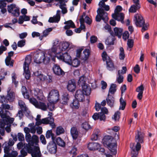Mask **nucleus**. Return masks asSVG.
I'll use <instances>...</instances> for the list:
<instances>
[{
    "label": "nucleus",
    "mask_w": 157,
    "mask_h": 157,
    "mask_svg": "<svg viewBox=\"0 0 157 157\" xmlns=\"http://www.w3.org/2000/svg\"><path fill=\"white\" fill-rule=\"evenodd\" d=\"M144 134L142 132L137 130L136 133L135 137V141L137 144L134 146L133 143H131L130 144V147L132 149V157H136L138 154V151L140 150L141 148L140 144L144 142Z\"/></svg>",
    "instance_id": "nucleus-1"
},
{
    "label": "nucleus",
    "mask_w": 157,
    "mask_h": 157,
    "mask_svg": "<svg viewBox=\"0 0 157 157\" xmlns=\"http://www.w3.org/2000/svg\"><path fill=\"white\" fill-rule=\"evenodd\" d=\"M98 5L101 8H99L97 10L98 15L95 17L96 20L97 21L99 22L101 19L105 23H106L108 20V17L107 13L105 12L103 9L106 11H108L109 10V6L108 5H106L105 2H107L108 0H100Z\"/></svg>",
    "instance_id": "nucleus-2"
},
{
    "label": "nucleus",
    "mask_w": 157,
    "mask_h": 157,
    "mask_svg": "<svg viewBox=\"0 0 157 157\" xmlns=\"http://www.w3.org/2000/svg\"><path fill=\"white\" fill-rule=\"evenodd\" d=\"M27 152L30 153L33 157H40V151L39 146H30L26 145L21 150V154L25 156Z\"/></svg>",
    "instance_id": "nucleus-3"
},
{
    "label": "nucleus",
    "mask_w": 157,
    "mask_h": 157,
    "mask_svg": "<svg viewBox=\"0 0 157 157\" xmlns=\"http://www.w3.org/2000/svg\"><path fill=\"white\" fill-rule=\"evenodd\" d=\"M52 113L49 112L48 114V117L40 119L41 116L38 115L36 119V124L37 126H39L42 124H50L52 128H54L55 127V125L54 123V119L52 117Z\"/></svg>",
    "instance_id": "nucleus-4"
},
{
    "label": "nucleus",
    "mask_w": 157,
    "mask_h": 157,
    "mask_svg": "<svg viewBox=\"0 0 157 157\" xmlns=\"http://www.w3.org/2000/svg\"><path fill=\"white\" fill-rule=\"evenodd\" d=\"M34 61L37 64L43 63L47 64L49 62L50 57L44 52H40L36 53L34 56Z\"/></svg>",
    "instance_id": "nucleus-5"
},
{
    "label": "nucleus",
    "mask_w": 157,
    "mask_h": 157,
    "mask_svg": "<svg viewBox=\"0 0 157 157\" xmlns=\"http://www.w3.org/2000/svg\"><path fill=\"white\" fill-rule=\"evenodd\" d=\"M135 23L137 26L142 27V31L144 32L148 29V25L145 24V21L142 17L140 14H136L134 16Z\"/></svg>",
    "instance_id": "nucleus-6"
},
{
    "label": "nucleus",
    "mask_w": 157,
    "mask_h": 157,
    "mask_svg": "<svg viewBox=\"0 0 157 157\" xmlns=\"http://www.w3.org/2000/svg\"><path fill=\"white\" fill-rule=\"evenodd\" d=\"M31 62L30 56H27L25 57V61L23 65L24 75L26 79H29L31 76L30 72L29 70V65L30 64Z\"/></svg>",
    "instance_id": "nucleus-7"
},
{
    "label": "nucleus",
    "mask_w": 157,
    "mask_h": 157,
    "mask_svg": "<svg viewBox=\"0 0 157 157\" xmlns=\"http://www.w3.org/2000/svg\"><path fill=\"white\" fill-rule=\"evenodd\" d=\"M108 113L107 109L105 107H103L101 108V112L94 113L92 117L95 120L99 119L100 121H104L105 119V114H107Z\"/></svg>",
    "instance_id": "nucleus-8"
},
{
    "label": "nucleus",
    "mask_w": 157,
    "mask_h": 157,
    "mask_svg": "<svg viewBox=\"0 0 157 157\" xmlns=\"http://www.w3.org/2000/svg\"><path fill=\"white\" fill-rule=\"evenodd\" d=\"M61 45V41L58 39H56L53 40L51 51L52 53L54 54L55 56L61 53L60 50Z\"/></svg>",
    "instance_id": "nucleus-9"
},
{
    "label": "nucleus",
    "mask_w": 157,
    "mask_h": 157,
    "mask_svg": "<svg viewBox=\"0 0 157 157\" xmlns=\"http://www.w3.org/2000/svg\"><path fill=\"white\" fill-rule=\"evenodd\" d=\"M25 138L27 142L31 145L30 146H34V144L36 146H38L39 138L36 135H34L32 137L30 133H27L26 134Z\"/></svg>",
    "instance_id": "nucleus-10"
},
{
    "label": "nucleus",
    "mask_w": 157,
    "mask_h": 157,
    "mask_svg": "<svg viewBox=\"0 0 157 157\" xmlns=\"http://www.w3.org/2000/svg\"><path fill=\"white\" fill-rule=\"evenodd\" d=\"M59 94L57 90H52L49 93L48 100L49 102L56 103L59 100Z\"/></svg>",
    "instance_id": "nucleus-11"
},
{
    "label": "nucleus",
    "mask_w": 157,
    "mask_h": 157,
    "mask_svg": "<svg viewBox=\"0 0 157 157\" xmlns=\"http://www.w3.org/2000/svg\"><path fill=\"white\" fill-rule=\"evenodd\" d=\"M7 10L9 13L15 17H18L20 14L19 8L14 4H12L7 6Z\"/></svg>",
    "instance_id": "nucleus-12"
},
{
    "label": "nucleus",
    "mask_w": 157,
    "mask_h": 157,
    "mask_svg": "<svg viewBox=\"0 0 157 157\" xmlns=\"http://www.w3.org/2000/svg\"><path fill=\"white\" fill-rule=\"evenodd\" d=\"M52 70L54 73L58 76L63 75L64 72L61 69L59 65L57 64H54L52 67Z\"/></svg>",
    "instance_id": "nucleus-13"
},
{
    "label": "nucleus",
    "mask_w": 157,
    "mask_h": 157,
    "mask_svg": "<svg viewBox=\"0 0 157 157\" xmlns=\"http://www.w3.org/2000/svg\"><path fill=\"white\" fill-rule=\"evenodd\" d=\"M3 146H4V151L5 153L4 157H10V155H11L12 153L14 151H16H16H12L11 154H9L10 151L12 150V147L6 143H4L3 144Z\"/></svg>",
    "instance_id": "nucleus-14"
},
{
    "label": "nucleus",
    "mask_w": 157,
    "mask_h": 157,
    "mask_svg": "<svg viewBox=\"0 0 157 157\" xmlns=\"http://www.w3.org/2000/svg\"><path fill=\"white\" fill-rule=\"evenodd\" d=\"M47 149L52 154H55L57 151V146L56 144L53 141L50 142L48 144Z\"/></svg>",
    "instance_id": "nucleus-15"
},
{
    "label": "nucleus",
    "mask_w": 157,
    "mask_h": 157,
    "mask_svg": "<svg viewBox=\"0 0 157 157\" xmlns=\"http://www.w3.org/2000/svg\"><path fill=\"white\" fill-rule=\"evenodd\" d=\"M85 94L81 90H77L75 94V97L76 99L80 101H83L85 99Z\"/></svg>",
    "instance_id": "nucleus-16"
},
{
    "label": "nucleus",
    "mask_w": 157,
    "mask_h": 157,
    "mask_svg": "<svg viewBox=\"0 0 157 157\" xmlns=\"http://www.w3.org/2000/svg\"><path fill=\"white\" fill-rule=\"evenodd\" d=\"M60 10H57L56 15L52 17H50L48 20V21L50 23H58L60 20Z\"/></svg>",
    "instance_id": "nucleus-17"
},
{
    "label": "nucleus",
    "mask_w": 157,
    "mask_h": 157,
    "mask_svg": "<svg viewBox=\"0 0 157 157\" xmlns=\"http://www.w3.org/2000/svg\"><path fill=\"white\" fill-rule=\"evenodd\" d=\"M60 59L67 63L70 64L71 62V58L68 53L66 52L59 56Z\"/></svg>",
    "instance_id": "nucleus-18"
},
{
    "label": "nucleus",
    "mask_w": 157,
    "mask_h": 157,
    "mask_svg": "<svg viewBox=\"0 0 157 157\" xmlns=\"http://www.w3.org/2000/svg\"><path fill=\"white\" fill-rule=\"evenodd\" d=\"M73 45L71 43H70L68 42H63L61 43V45L60 48L61 53L62 52L68 49H71L73 48Z\"/></svg>",
    "instance_id": "nucleus-19"
},
{
    "label": "nucleus",
    "mask_w": 157,
    "mask_h": 157,
    "mask_svg": "<svg viewBox=\"0 0 157 157\" xmlns=\"http://www.w3.org/2000/svg\"><path fill=\"white\" fill-rule=\"evenodd\" d=\"M33 94L38 99L40 100H42L44 99V96L41 90L38 88H36L34 91Z\"/></svg>",
    "instance_id": "nucleus-20"
},
{
    "label": "nucleus",
    "mask_w": 157,
    "mask_h": 157,
    "mask_svg": "<svg viewBox=\"0 0 157 157\" xmlns=\"http://www.w3.org/2000/svg\"><path fill=\"white\" fill-rule=\"evenodd\" d=\"M106 144L108 146V149L114 155H116L117 153V146L116 143L114 142L108 144L106 143Z\"/></svg>",
    "instance_id": "nucleus-21"
},
{
    "label": "nucleus",
    "mask_w": 157,
    "mask_h": 157,
    "mask_svg": "<svg viewBox=\"0 0 157 157\" xmlns=\"http://www.w3.org/2000/svg\"><path fill=\"white\" fill-rule=\"evenodd\" d=\"M80 23L85 22L87 24L90 25L92 22L90 19L87 15L85 13H83L80 19Z\"/></svg>",
    "instance_id": "nucleus-22"
},
{
    "label": "nucleus",
    "mask_w": 157,
    "mask_h": 157,
    "mask_svg": "<svg viewBox=\"0 0 157 157\" xmlns=\"http://www.w3.org/2000/svg\"><path fill=\"white\" fill-rule=\"evenodd\" d=\"M87 147L90 150H95L100 148V145L97 143L90 142L88 144Z\"/></svg>",
    "instance_id": "nucleus-23"
},
{
    "label": "nucleus",
    "mask_w": 157,
    "mask_h": 157,
    "mask_svg": "<svg viewBox=\"0 0 157 157\" xmlns=\"http://www.w3.org/2000/svg\"><path fill=\"white\" fill-rule=\"evenodd\" d=\"M76 88V83L74 79L70 80L68 82L67 86L68 90L70 91H74Z\"/></svg>",
    "instance_id": "nucleus-24"
},
{
    "label": "nucleus",
    "mask_w": 157,
    "mask_h": 157,
    "mask_svg": "<svg viewBox=\"0 0 157 157\" xmlns=\"http://www.w3.org/2000/svg\"><path fill=\"white\" fill-rule=\"evenodd\" d=\"M112 16L116 20L120 21L122 23L123 22L124 16L123 13H114L112 14Z\"/></svg>",
    "instance_id": "nucleus-25"
},
{
    "label": "nucleus",
    "mask_w": 157,
    "mask_h": 157,
    "mask_svg": "<svg viewBox=\"0 0 157 157\" xmlns=\"http://www.w3.org/2000/svg\"><path fill=\"white\" fill-rule=\"evenodd\" d=\"M114 34L111 33H110L111 35L113 36H117L118 37L120 38L122 34L123 30L122 29L115 27L114 29Z\"/></svg>",
    "instance_id": "nucleus-26"
},
{
    "label": "nucleus",
    "mask_w": 157,
    "mask_h": 157,
    "mask_svg": "<svg viewBox=\"0 0 157 157\" xmlns=\"http://www.w3.org/2000/svg\"><path fill=\"white\" fill-rule=\"evenodd\" d=\"M10 88H9L8 89V94L6 96V99L10 101H13L15 98V93L12 91L10 92Z\"/></svg>",
    "instance_id": "nucleus-27"
},
{
    "label": "nucleus",
    "mask_w": 157,
    "mask_h": 157,
    "mask_svg": "<svg viewBox=\"0 0 157 157\" xmlns=\"http://www.w3.org/2000/svg\"><path fill=\"white\" fill-rule=\"evenodd\" d=\"M71 133L73 139L75 140L78 136V132L75 127H73L71 128Z\"/></svg>",
    "instance_id": "nucleus-28"
},
{
    "label": "nucleus",
    "mask_w": 157,
    "mask_h": 157,
    "mask_svg": "<svg viewBox=\"0 0 157 157\" xmlns=\"http://www.w3.org/2000/svg\"><path fill=\"white\" fill-rule=\"evenodd\" d=\"M82 90L86 95H90L91 93V88L87 84H84L82 86Z\"/></svg>",
    "instance_id": "nucleus-29"
},
{
    "label": "nucleus",
    "mask_w": 157,
    "mask_h": 157,
    "mask_svg": "<svg viewBox=\"0 0 157 157\" xmlns=\"http://www.w3.org/2000/svg\"><path fill=\"white\" fill-rule=\"evenodd\" d=\"M108 97L106 98L107 104L111 107H113L114 103V98L111 96H109V94L108 95Z\"/></svg>",
    "instance_id": "nucleus-30"
},
{
    "label": "nucleus",
    "mask_w": 157,
    "mask_h": 157,
    "mask_svg": "<svg viewBox=\"0 0 157 157\" xmlns=\"http://www.w3.org/2000/svg\"><path fill=\"white\" fill-rule=\"evenodd\" d=\"M47 104H46L45 103L43 102H39L36 107L45 111L47 110Z\"/></svg>",
    "instance_id": "nucleus-31"
},
{
    "label": "nucleus",
    "mask_w": 157,
    "mask_h": 157,
    "mask_svg": "<svg viewBox=\"0 0 157 157\" xmlns=\"http://www.w3.org/2000/svg\"><path fill=\"white\" fill-rule=\"evenodd\" d=\"M64 24H66L64 27L65 29H68L70 28H75V27L74 23L71 20L64 22Z\"/></svg>",
    "instance_id": "nucleus-32"
},
{
    "label": "nucleus",
    "mask_w": 157,
    "mask_h": 157,
    "mask_svg": "<svg viewBox=\"0 0 157 157\" xmlns=\"http://www.w3.org/2000/svg\"><path fill=\"white\" fill-rule=\"evenodd\" d=\"M30 19V17L26 15L21 16L19 17L18 23L19 24H22L24 21H29Z\"/></svg>",
    "instance_id": "nucleus-33"
},
{
    "label": "nucleus",
    "mask_w": 157,
    "mask_h": 157,
    "mask_svg": "<svg viewBox=\"0 0 157 157\" xmlns=\"http://www.w3.org/2000/svg\"><path fill=\"white\" fill-rule=\"evenodd\" d=\"M52 30V28H50L44 30L43 32V35L39 37V39L40 40H42L44 37H46L49 34V33L51 32Z\"/></svg>",
    "instance_id": "nucleus-34"
},
{
    "label": "nucleus",
    "mask_w": 157,
    "mask_h": 157,
    "mask_svg": "<svg viewBox=\"0 0 157 157\" xmlns=\"http://www.w3.org/2000/svg\"><path fill=\"white\" fill-rule=\"evenodd\" d=\"M78 100L76 99L73 101V102L70 104L71 107L73 109H78L80 106V104Z\"/></svg>",
    "instance_id": "nucleus-35"
},
{
    "label": "nucleus",
    "mask_w": 157,
    "mask_h": 157,
    "mask_svg": "<svg viewBox=\"0 0 157 157\" xmlns=\"http://www.w3.org/2000/svg\"><path fill=\"white\" fill-rule=\"evenodd\" d=\"M69 100V95L64 94L63 95L62 99L60 100V102L61 104L65 105L67 104Z\"/></svg>",
    "instance_id": "nucleus-36"
},
{
    "label": "nucleus",
    "mask_w": 157,
    "mask_h": 157,
    "mask_svg": "<svg viewBox=\"0 0 157 157\" xmlns=\"http://www.w3.org/2000/svg\"><path fill=\"white\" fill-rule=\"evenodd\" d=\"M90 51L89 49H86L83 51L82 54L83 59L85 60H86L89 56Z\"/></svg>",
    "instance_id": "nucleus-37"
},
{
    "label": "nucleus",
    "mask_w": 157,
    "mask_h": 157,
    "mask_svg": "<svg viewBox=\"0 0 157 157\" xmlns=\"http://www.w3.org/2000/svg\"><path fill=\"white\" fill-rule=\"evenodd\" d=\"M107 67L109 71L113 70L114 69V66L112 61L110 60H107L106 61Z\"/></svg>",
    "instance_id": "nucleus-38"
},
{
    "label": "nucleus",
    "mask_w": 157,
    "mask_h": 157,
    "mask_svg": "<svg viewBox=\"0 0 157 157\" xmlns=\"http://www.w3.org/2000/svg\"><path fill=\"white\" fill-rule=\"evenodd\" d=\"M18 105L21 109L22 110L25 111H27L28 109L26 107L25 103L21 100H19L18 102Z\"/></svg>",
    "instance_id": "nucleus-39"
},
{
    "label": "nucleus",
    "mask_w": 157,
    "mask_h": 157,
    "mask_svg": "<svg viewBox=\"0 0 157 157\" xmlns=\"http://www.w3.org/2000/svg\"><path fill=\"white\" fill-rule=\"evenodd\" d=\"M120 106L119 108V109L124 110L126 106V103L122 97L120 98Z\"/></svg>",
    "instance_id": "nucleus-40"
},
{
    "label": "nucleus",
    "mask_w": 157,
    "mask_h": 157,
    "mask_svg": "<svg viewBox=\"0 0 157 157\" xmlns=\"http://www.w3.org/2000/svg\"><path fill=\"white\" fill-rule=\"evenodd\" d=\"M114 36H109L106 40L105 43L107 45H113L114 44Z\"/></svg>",
    "instance_id": "nucleus-41"
},
{
    "label": "nucleus",
    "mask_w": 157,
    "mask_h": 157,
    "mask_svg": "<svg viewBox=\"0 0 157 157\" xmlns=\"http://www.w3.org/2000/svg\"><path fill=\"white\" fill-rule=\"evenodd\" d=\"M57 144L59 146L63 147L65 146V143L64 141L60 137H58L56 140Z\"/></svg>",
    "instance_id": "nucleus-42"
},
{
    "label": "nucleus",
    "mask_w": 157,
    "mask_h": 157,
    "mask_svg": "<svg viewBox=\"0 0 157 157\" xmlns=\"http://www.w3.org/2000/svg\"><path fill=\"white\" fill-rule=\"evenodd\" d=\"M95 132L92 135L91 137V139L92 140H97L98 137V134L99 132V130L98 129L95 130Z\"/></svg>",
    "instance_id": "nucleus-43"
},
{
    "label": "nucleus",
    "mask_w": 157,
    "mask_h": 157,
    "mask_svg": "<svg viewBox=\"0 0 157 157\" xmlns=\"http://www.w3.org/2000/svg\"><path fill=\"white\" fill-rule=\"evenodd\" d=\"M123 76L120 74V70L118 71V75L117 78V80L118 83L120 84L122 83L123 81Z\"/></svg>",
    "instance_id": "nucleus-44"
},
{
    "label": "nucleus",
    "mask_w": 157,
    "mask_h": 157,
    "mask_svg": "<svg viewBox=\"0 0 157 157\" xmlns=\"http://www.w3.org/2000/svg\"><path fill=\"white\" fill-rule=\"evenodd\" d=\"M64 132V130L63 128L61 126L57 127L56 130V133L57 135H59L63 134Z\"/></svg>",
    "instance_id": "nucleus-45"
},
{
    "label": "nucleus",
    "mask_w": 157,
    "mask_h": 157,
    "mask_svg": "<svg viewBox=\"0 0 157 157\" xmlns=\"http://www.w3.org/2000/svg\"><path fill=\"white\" fill-rule=\"evenodd\" d=\"M119 51V59L121 60H124L125 57V54L123 48L122 47H121L120 48Z\"/></svg>",
    "instance_id": "nucleus-46"
},
{
    "label": "nucleus",
    "mask_w": 157,
    "mask_h": 157,
    "mask_svg": "<svg viewBox=\"0 0 157 157\" xmlns=\"http://www.w3.org/2000/svg\"><path fill=\"white\" fill-rule=\"evenodd\" d=\"M116 85L115 84H112L109 89V93H110L111 94H113L116 92Z\"/></svg>",
    "instance_id": "nucleus-47"
},
{
    "label": "nucleus",
    "mask_w": 157,
    "mask_h": 157,
    "mask_svg": "<svg viewBox=\"0 0 157 157\" xmlns=\"http://www.w3.org/2000/svg\"><path fill=\"white\" fill-rule=\"evenodd\" d=\"M65 6L66 4L64 3L60 4L59 6V8L62 10V12L63 14H65L67 12V10Z\"/></svg>",
    "instance_id": "nucleus-48"
},
{
    "label": "nucleus",
    "mask_w": 157,
    "mask_h": 157,
    "mask_svg": "<svg viewBox=\"0 0 157 157\" xmlns=\"http://www.w3.org/2000/svg\"><path fill=\"white\" fill-rule=\"evenodd\" d=\"M140 8V7H137V6H135V5H133L131 6L129 10V11L131 13H135Z\"/></svg>",
    "instance_id": "nucleus-49"
},
{
    "label": "nucleus",
    "mask_w": 157,
    "mask_h": 157,
    "mask_svg": "<svg viewBox=\"0 0 157 157\" xmlns=\"http://www.w3.org/2000/svg\"><path fill=\"white\" fill-rule=\"evenodd\" d=\"M11 58L6 57L5 59V62L7 65L12 67L13 65V61H11Z\"/></svg>",
    "instance_id": "nucleus-50"
},
{
    "label": "nucleus",
    "mask_w": 157,
    "mask_h": 157,
    "mask_svg": "<svg viewBox=\"0 0 157 157\" xmlns=\"http://www.w3.org/2000/svg\"><path fill=\"white\" fill-rule=\"evenodd\" d=\"M55 103L49 102V103H47V109H48L51 111H53L55 109L54 104Z\"/></svg>",
    "instance_id": "nucleus-51"
},
{
    "label": "nucleus",
    "mask_w": 157,
    "mask_h": 157,
    "mask_svg": "<svg viewBox=\"0 0 157 157\" xmlns=\"http://www.w3.org/2000/svg\"><path fill=\"white\" fill-rule=\"evenodd\" d=\"M80 62L77 59H73L71 63L72 66L74 67H77L80 64Z\"/></svg>",
    "instance_id": "nucleus-52"
},
{
    "label": "nucleus",
    "mask_w": 157,
    "mask_h": 157,
    "mask_svg": "<svg viewBox=\"0 0 157 157\" xmlns=\"http://www.w3.org/2000/svg\"><path fill=\"white\" fill-rule=\"evenodd\" d=\"M82 127L85 130H88L91 128L90 125L86 122H85L82 124Z\"/></svg>",
    "instance_id": "nucleus-53"
},
{
    "label": "nucleus",
    "mask_w": 157,
    "mask_h": 157,
    "mask_svg": "<svg viewBox=\"0 0 157 157\" xmlns=\"http://www.w3.org/2000/svg\"><path fill=\"white\" fill-rule=\"evenodd\" d=\"M77 149L75 146L73 147L71 149L69 153L70 154L72 155V157H74L77 154Z\"/></svg>",
    "instance_id": "nucleus-54"
},
{
    "label": "nucleus",
    "mask_w": 157,
    "mask_h": 157,
    "mask_svg": "<svg viewBox=\"0 0 157 157\" xmlns=\"http://www.w3.org/2000/svg\"><path fill=\"white\" fill-rule=\"evenodd\" d=\"M86 78L84 76L82 75L81 76L78 81V83L81 84L82 86V85H84L85 82Z\"/></svg>",
    "instance_id": "nucleus-55"
},
{
    "label": "nucleus",
    "mask_w": 157,
    "mask_h": 157,
    "mask_svg": "<svg viewBox=\"0 0 157 157\" xmlns=\"http://www.w3.org/2000/svg\"><path fill=\"white\" fill-rule=\"evenodd\" d=\"M29 101L30 103L34 105L36 107L37 104L39 102H38L37 100L34 98H30L29 99Z\"/></svg>",
    "instance_id": "nucleus-56"
},
{
    "label": "nucleus",
    "mask_w": 157,
    "mask_h": 157,
    "mask_svg": "<svg viewBox=\"0 0 157 157\" xmlns=\"http://www.w3.org/2000/svg\"><path fill=\"white\" fill-rule=\"evenodd\" d=\"M144 90V87L143 85L142 84L137 88L136 89V91L139 93H143Z\"/></svg>",
    "instance_id": "nucleus-57"
},
{
    "label": "nucleus",
    "mask_w": 157,
    "mask_h": 157,
    "mask_svg": "<svg viewBox=\"0 0 157 157\" xmlns=\"http://www.w3.org/2000/svg\"><path fill=\"white\" fill-rule=\"evenodd\" d=\"M25 44V40H22L19 41L17 43V46L18 47H22Z\"/></svg>",
    "instance_id": "nucleus-58"
},
{
    "label": "nucleus",
    "mask_w": 157,
    "mask_h": 157,
    "mask_svg": "<svg viewBox=\"0 0 157 157\" xmlns=\"http://www.w3.org/2000/svg\"><path fill=\"white\" fill-rule=\"evenodd\" d=\"M46 137L47 138H49L52 137V138H53V134L51 130H48L47 132Z\"/></svg>",
    "instance_id": "nucleus-59"
},
{
    "label": "nucleus",
    "mask_w": 157,
    "mask_h": 157,
    "mask_svg": "<svg viewBox=\"0 0 157 157\" xmlns=\"http://www.w3.org/2000/svg\"><path fill=\"white\" fill-rule=\"evenodd\" d=\"M120 112L117 111L116 112L114 115V119L115 121H118L120 118Z\"/></svg>",
    "instance_id": "nucleus-60"
},
{
    "label": "nucleus",
    "mask_w": 157,
    "mask_h": 157,
    "mask_svg": "<svg viewBox=\"0 0 157 157\" xmlns=\"http://www.w3.org/2000/svg\"><path fill=\"white\" fill-rule=\"evenodd\" d=\"M40 139L41 142L43 144L45 145L46 144V141L45 140V138L43 135H40Z\"/></svg>",
    "instance_id": "nucleus-61"
},
{
    "label": "nucleus",
    "mask_w": 157,
    "mask_h": 157,
    "mask_svg": "<svg viewBox=\"0 0 157 157\" xmlns=\"http://www.w3.org/2000/svg\"><path fill=\"white\" fill-rule=\"evenodd\" d=\"M133 40L132 39H128L127 42V44L129 48H132L133 45Z\"/></svg>",
    "instance_id": "nucleus-62"
},
{
    "label": "nucleus",
    "mask_w": 157,
    "mask_h": 157,
    "mask_svg": "<svg viewBox=\"0 0 157 157\" xmlns=\"http://www.w3.org/2000/svg\"><path fill=\"white\" fill-rule=\"evenodd\" d=\"M18 140L20 141L24 140V135L21 133H18L17 135Z\"/></svg>",
    "instance_id": "nucleus-63"
},
{
    "label": "nucleus",
    "mask_w": 157,
    "mask_h": 157,
    "mask_svg": "<svg viewBox=\"0 0 157 157\" xmlns=\"http://www.w3.org/2000/svg\"><path fill=\"white\" fill-rule=\"evenodd\" d=\"M129 34L128 31L125 32L123 34V38L125 40H126L129 38Z\"/></svg>",
    "instance_id": "nucleus-64"
}]
</instances>
